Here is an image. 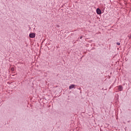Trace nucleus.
Segmentation results:
<instances>
[{
  "mask_svg": "<svg viewBox=\"0 0 131 131\" xmlns=\"http://www.w3.org/2000/svg\"><path fill=\"white\" fill-rule=\"evenodd\" d=\"M96 13L97 15H101V14H102V11H101L100 8H97L96 9Z\"/></svg>",
  "mask_w": 131,
  "mask_h": 131,
  "instance_id": "f257e3e1",
  "label": "nucleus"
},
{
  "mask_svg": "<svg viewBox=\"0 0 131 131\" xmlns=\"http://www.w3.org/2000/svg\"><path fill=\"white\" fill-rule=\"evenodd\" d=\"M29 37H30L31 38H34V37H35V33H30V34H29Z\"/></svg>",
  "mask_w": 131,
  "mask_h": 131,
  "instance_id": "f03ea898",
  "label": "nucleus"
},
{
  "mask_svg": "<svg viewBox=\"0 0 131 131\" xmlns=\"http://www.w3.org/2000/svg\"><path fill=\"white\" fill-rule=\"evenodd\" d=\"M69 89V90H72V89H75V84L70 85Z\"/></svg>",
  "mask_w": 131,
  "mask_h": 131,
  "instance_id": "7ed1b4c3",
  "label": "nucleus"
},
{
  "mask_svg": "<svg viewBox=\"0 0 131 131\" xmlns=\"http://www.w3.org/2000/svg\"><path fill=\"white\" fill-rule=\"evenodd\" d=\"M118 90L120 92H121V91H122V90H123V88L122 87V85H119L118 86Z\"/></svg>",
  "mask_w": 131,
  "mask_h": 131,
  "instance_id": "20e7f679",
  "label": "nucleus"
},
{
  "mask_svg": "<svg viewBox=\"0 0 131 131\" xmlns=\"http://www.w3.org/2000/svg\"><path fill=\"white\" fill-rule=\"evenodd\" d=\"M128 37L129 39H131V34H130V35L128 36Z\"/></svg>",
  "mask_w": 131,
  "mask_h": 131,
  "instance_id": "39448f33",
  "label": "nucleus"
},
{
  "mask_svg": "<svg viewBox=\"0 0 131 131\" xmlns=\"http://www.w3.org/2000/svg\"><path fill=\"white\" fill-rule=\"evenodd\" d=\"M117 45L118 46H120V42H117Z\"/></svg>",
  "mask_w": 131,
  "mask_h": 131,
  "instance_id": "423d86ee",
  "label": "nucleus"
},
{
  "mask_svg": "<svg viewBox=\"0 0 131 131\" xmlns=\"http://www.w3.org/2000/svg\"><path fill=\"white\" fill-rule=\"evenodd\" d=\"M11 70L12 71H14L15 70V69H14V68H11Z\"/></svg>",
  "mask_w": 131,
  "mask_h": 131,
  "instance_id": "0eeeda50",
  "label": "nucleus"
},
{
  "mask_svg": "<svg viewBox=\"0 0 131 131\" xmlns=\"http://www.w3.org/2000/svg\"><path fill=\"white\" fill-rule=\"evenodd\" d=\"M80 39H81V38H82V36H81V37H80Z\"/></svg>",
  "mask_w": 131,
  "mask_h": 131,
  "instance_id": "6e6552de",
  "label": "nucleus"
},
{
  "mask_svg": "<svg viewBox=\"0 0 131 131\" xmlns=\"http://www.w3.org/2000/svg\"><path fill=\"white\" fill-rule=\"evenodd\" d=\"M79 90H81V88H79Z\"/></svg>",
  "mask_w": 131,
  "mask_h": 131,
  "instance_id": "1a4fd4ad",
  "label": "nucleus"
}]
</instances>
